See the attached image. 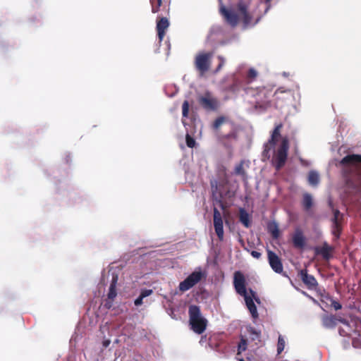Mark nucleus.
<instances>
[{
  "label": "nucleus",
  "mask_w": 361,
  "mask_h": 361,
  "mask_svg": "<svg viewBox=\"0 0 361 361\" xmlns=\"http://www.w3.org/2000/svg\"><path fill=\"white\" fill-rule=\"evenodd\" d=\"M220 2L219 13L224 17L225 21L232 27L238 25L240 20H242L245 26L249 25L252 20V16L248 11L249 5L241 0L236 4V11L233 9H228Z\"/></svg>",
  "instance_id": "f257e3e1"
},
{
  "label": "nucleus",
  "mask_w": 361,
  "mask_h": 361,
  "mask_svg": "<svg viewBox=\"0 0 361 361\" xmlns=\"http://www.w3.org/2000/svg\"><path fill=\"white\" fill-rule=\"evenodd\" d=\"M233 286L235 290L238 294L244 297L246 306L249 310L252 317L253 318L258 317V312L257 310V307L253 301V298H255V292L250 289V293L251 295H248L247 289H246V281L245 278L242 272L240 271H237L234 273L233 277Z\"/></svg>",
  "instance_id": "f03ea898"
},
{
  "label": "nucleus",
  "mask_w": 361,
  "mask_h": 361,
  "mask_svg": "<svg viewBox=\"0 0 361 361\" xmlns=\"http://www.w3.org/2000/svg\"><path fill=\"white\" fill-rule=\"evenodd\" d=\"M212 128L221 141L238 139V130L235 123L226 116H221L216 118Z\"/></svg>",
  "instance_id": "7ed1b4c3"
},
{
  "label": "nucleus",
  "mask_w": 361,
  "mask_h": 361,
  "mask_svg": "<svg viewBox=\"0 0 361 361\" xmlns=\"http://www.w3.org/2000/svg\"><path fill=\"white\" fill-rule=\"evenodd\" d=\"M188 314L192 331L198 334H202L207 328V320L202 317L200 307L195 305H190Z\"/></svg>",
  "instance_id": "20e7f679"
},
{
  "label": "nucleus",
  "mask_w": 361,
  "mask_h": 361,
  "mask_svg": "<svg viewBox=\"0 0 361 361\" xmlns=\"http://www.w3.org/2000/svg\"><path fill=\"white\" fill-rule=\"evenodd\" d=\"M339 164L342 167L345 177L349 179L350 175L357 171L360 164H361V155L348 154L340 161Z\"/></svg>",
  "instance_id": "39448f33"
},
{
  "label": "nucleus",
  "mask_w": 361,
  "mask_h": 361,
  "mask_svg": "<svg viewBox=\"0 0 361 361\" xmlns=\"http://www.w3.org/2000/svg\"><path fill=\"white\" fill-rule=\"evenodd\" d=\"M289 149V141L287 137L282 138L274 157L273 164L277 171L280 170L286 164Z\"/></svg>",
  "instance_id": "423d86ee"
},
{
  "label": "nucleus",
  "mask_w": 361,
  "mask_h": 361,
  "mask_svg": "<svg viewBox=\"0 0 361 361\" xmlns=\"http://www.w3.org/2000/svg\"><path fill=\"white\" fill-rule=\"evenodd\" d=\"M273 96L272 89L263 87L259 89L256 95L255 107L257 109L265 111L271 106V97Z\"/></svg>",
  "instance_id": "0eeeda50"
},
{
  "label": "nucleus",
  "mask_w": 361,
  "mask_h": 361,
  "mask_svg": "<svg viewBox=\"0 0 361 361\" xmlns=\"http://www.w3.org/2000/svg\"><path fill=\"white\" fill-rule=\"evenodd\" d=\"M228 184V180L224 179L221 181L213 180L210 181L212 197L214 200L217 202L221 203L222 200L226 197L229 191H225L224 187Z\"/></svg>",
  "instance_id": "6e6552de"
},
{
  "label": "nucleus",
  "mask_w": 361,
  "mask_h": 361,
  "mask_svg": "<svg viewBox=\"0 0 361 361\" xmlns=\"http://www.w3.org/2000/svg\"><path fill=\"white\" fill-rule=\"evenodd\" d=\"M212 56L213 53L212 52H201L195 56V66L201 75L209 70Z\"/></svg>",
  "instance_id": "1a4fd4ad"
},
{
  "label": "nucleus",
  "mask_w": 361,
  "mask_h": 361,
  "mask_svg": "<svg viewBox=\"0 0 361 361\" xmlns=\"http://www.w3.org/2000/svg\"><path fill=\"white\" fill-rule=\"evenodd\" d=\"M283 128L282 123L277 124L273 131L271 132V137L267 142L264 145V149L262 155L265 157H270V152L273 149L281 136V130Z\"/></svg>",
  "instance_id": "9d476101"
},
{
  "label": "nucleus",
  "mask_w": 361,
  "mask_h": 361,
  "mask_svg": "<svg viewBox=\"0 0 361 361\" xmlns=\"http://www.w3.org/2000/svg\"><path fill=\"white\" fill-rule=\"evenodd\" d=\"M198 102L207 111H216L220 106L219 100L213 97L209 92H206L203 96L200 97Z\"/></svg>",
  "instance_id": "9b49d317"
},
{
  "label": "nucleus",
  "mask_w": 361,
  "mask_h": 361,
  "mask_svg": "<svg viewBox=\"0 0 361 361\" xmlns=\"http://www.w3.org/2000/svg\"><path fill=\"white\" fill-rule=\"evenodd\" d=\"M203 277L202 271H193L184 281L180 283L179 290L182 292L188 290L201 281Z\"/></svg>",
  "instance_id": "f8f14e48"
},
{
  "label": "nucleus",
  "mask_w": 361,
  "mask_h": 361,
  "mask_svg": "<svg viewBox=\"0 0 361 361\" xmlns=\"http://www.w3.org/2000/svg\"><path fill=\"white\" fill-rule=\"evenodd\" d=\"M273 96L274 97L276 108L282 107L287 101L290 100L293 96V91L284 87L278 88Z\"/></svg>",
  "instance_id": "ddd939ff"
},
{
  "label": "nucleus",
  "mask_w": 361,
  "mask_h": 361,
  "mask_svg": "<svg viewBox=\"0 0 361 361\" xmlns=\"http://www.w3.org/2000/svg\"><path fill=\"white\" fill-rule=\"evenodd\" d=\"M298 276L308 289L315 290L317 288L318 283L317 279L314 276L308 274L306 269L300 270Z\"/></svg>",
  "instance_id": "4468645a"
},
{
  "label": "nucleus",
  "mask_w": 361,
  "mask_h": 361,
  "mask_svg": "<svg viewBox=\"0 0 361 361\" xmlns=\"http://www.w3.org/2000/svg\"><path fill=\"white\" fill-rule=\"evenodd\" d=\"M268 261L271 269L278 274L283 272V264L279 257L273 251L267 250Z\"/></svg>",
  "instance_id": "2eb2a0df"
},
{
  "label": "nucleus",
  "mask_w": 361,
  "mask_h": 361,
  "mask_svg": "<svg viewBox=\"0 0 361 361\" xmlns=\"http://www.w3.org/2000/svg\"><path fill=\"white\" fill-rule=\"evenodd\" d=\"M214 226L216 234L218 236L219 240L224 239V225L223 219L220 212L216 209H214Z\"/></svg>",
  "instance_id": "dca6fc26"
},
{
  "label": "nucleus",
  "mask_w": 361,
  "mask_h": 361,
  "mask_svg": "<svg viewBox=\"0 0 361 361\" xmlns=\"http://www.w3.org/2000/svg\"><path fill=\"white\" fill-rule=\"evenodd\" d=\"M169 27V21L166 17H158L157 19V32L159 42H162L166 31Z\"/></svg>",
  "instance_id": "f3484780"
},
{
  "label": "nucleus",
  "mask_w": 361,
  "mask_h": 361,
  "mask_svg": "<svg viewBox=\"0 0 361 361\" xmlns=\"http://www.w3.org/2000/svg\"><path fill=\"white\" fill-rule=\"evenodd\" d=\"M293 244L295 247L302 249L305 245V238L300 229H296L292 237Z\"/></svg>",
  "instance_id": "a211bd4d"
},
{
  "label": "nucleus",
  "mask_w": 361,
  "mask_h": 361,
  "mask_svg": "<svg viewBox=\"0 0 361 361\" xmlns=\"http://www.w3.org/2000/svg\"><path fill=\"white\" fill-rule=\"evenodd\" d=\"M332 250L333 247L324 243L321 247L316 248L315 252L317 255H322L324 259L329 260L331 257Z\"/></svg>",
  "instance_id": "6ab92c4d"
},
{
  "label": "nucleus",
  "mask_w": 361,
  "mask_h": 361,
  "mask_svg": "<svg viewBox=\"0 0 361 361\" xmlns=\"http://www.w3.org/2000/svg\"><path fill=\"white\" fill-rule=\"evenodd\" d=\"M338 317L335 315L325 314L322 318V324L325 328L333 329L337 324Z\"/></svg>",
  "instance_id": "aec40b11"
},
{
  "label": "nucleus",
  "mask_w": 361,
  "mask_h": 361,
  "mask_svg": "<svg viewBox=\"0 0 361 361\" xmlns=\"http://www.w3.org/2000/svg\"><path fill=\"white\" fill-rule=\"evenodd\" d=\"M117 281H118V276L117 275L113 276L112 280H111V284L109 286V293L107 294V297L109 300H114V298L117 295L116 289Z\"/></svg>",
  "instance_id": "412c9836"
},
{
  "label": "nucleus",
  "mask_w": 361,
  "mask_h": 361,
  "mask_svg": "<svg viewBox=\"0 0 361 361\" xmlns=\"http://www.w3.org/2000/svg\"><path fill=\"white\" fill-rule=\"evenodd\" d=\"M239 220L246 228H249L251 226L250 215L243 208L239 209Z\"/></svg>",
  "instance_id": "4be33fe9"
},
{
  "label": "nucleus",
  "mask_w": 361,
  "mask_h": 361,
  "mask_svg": "<svg viewBox=\"0 0 361 361\" xmlns=\"http://www.w3.org/2000/svg\"><path fill=\"white\" fill-rule=\"evenodd\" d=\"M245 161L243 160L237 164L234 169V173L237 176H240L243 181L247 182V175L244 169Z\"/></svg>",
  "instance_id": "5701e85b"
},
{
  "label": "nucleus",
  "mask_w": 361,
  "mask_h": 361,
  "mask_svg": "<svg viewBox=\"0 0 361 361\" xmlns=\"http://www.w3.org/2000/svg\"><path fill=\"white\" fill-rule=\"evenodd\" d=\"M267 231L274 239H277L280 235L278 224L275 221L269 222L267 225Z\"/></svg>",
  "instance_id": "b1692460"
},
{
  "label": "nucleus",
  "mask_w": 361,
  "mask_h": 361,
  "mask_svg": "<svg viewBox=\"0 0 361 361\" xmlns=\"http://www.w3.org/2000/svg\"><path fill=\"white\" fill-rule=\"evenodd\" d=\"M302 206L305 211H308L313 205L312 195L309 193H305L302 197Z\"/></svg>",
  "instance_id": "393cba45"
},
{
  "label": "nucleus",
  "mask_w": 361,
  "mask_h": 361,
  "mask_svg": "<svg viewBox=\"0 0 361 361\" xmlns=\"http://www.w3.org/2000/svg\"><path fill=\"white\" fill-rule=\"evenodd\" d=\"M307 180L312 186H317L319 183V176L317 172L310 171L308 173Z\"/></svg>",
  "instance_id": "a878e982"
},
{
  "label": "nucleus",
  "mask_w": 361,
  "mask_h": 361,
  "mask_svg": "<svg viewBox=\"0 0 361 361\" xmlns=\"http://www.w3.org/2000/svg\"><path fill=\"white\" fill-rule=\"evenodd\" d=\"M153 293L152 290L151 289H145L142 290L140 293V296L135 299L134 303L135 306H140L142 304V300L143 298L149 296Z\"/></svg>",
  "instance_id": "bb28decb"
},
{
  "label": "nucleus",
  "mask_w": 361,
  "mask_h": 361,
  "mask_svg": "<svg viewBox=\"0 0 361 361\" xmlns=\"http://www.w3.org/2000/svg\"><path fill=\"white\" fill-rule=\"evenodd\" d=\"M341 233V226L339 221L333 222L332 234L336 238H339Z\"/></svg>",
  "instance_id": "cd10ccee"
},
{
  "label": "nucleus",
  "mask_w": 361,
  "mask_h": 361,
  "mask_svg": "<svg viewBox=\"0 0 361 361\" xmlns=\"http://www.w3.org/2000/svg\"><path fill=\"white\" fill-rule=\"evenodd\" d=\"M150 4L152 6V12L153 13H157L162 4V0H150Z\"/></svg>",
  "instance_id": "c85d7f7f"
},
{
  "label": "nucleus",
  "mask_w": 361,
  "mask_h": 361,
  "mask_svg": "<svg viewBox=\"0 0 361 361\" xmlns=\"http://www.w3.org/2000/svg\"><path fill=\"white\" fill-rule=\"evenodd\" d=\"M285 348V341L283 338L280 335L279 336L278 339V343H277V354H281Z\"/></svg>",
  "instance_id": "c756f323"
},
{
  "label": "nucleus",
  "mask_w": 361,
  "mask_h": 361,
  "mask_svg": "<svg viewBox=\"0 0 361 361\" xmlns=\"http://www.w3.org/2000/svg\"><path fill=\"white\" fill-rule=\"evenodd\" d=\"M186 145L190 148H193L195 146L196 142L195 140L188 133L186 134L185 136Z\"/></svg>",
  "instance_id": "7c9ffc66"
},
{
  "label": "nucleus",
  "mask_w": 361,
  "mask_h": 361,
  "mask_svg": "<svg viewBox=\"0 0 361 361\" xmlns=\"http://www.w3.org/2000/svg\"><path fill=\"white\" fill-rule=\"evenodd\" d=\"M189 106V102L187 100H185L182 105V114L183 116L185 118H187L188 116Z\"/></svg>",
  "instance_id": "2f4dec72"
},
{
  "label": "nucleus",
  "mask_w": 361,
  "mask_h": 361,
  "mask_svg": "<svg viewBox=\"0 0 361 361\" xmlns=\"http://www.w3.org/2000/svg\"><path fill=\"white\" fill-rule=\"evenodd\" d=\"M247 348V341L246 340L242 338L240 342L238 344V353H240L242 351H245Z\"/></svg>",
  "instance_id": "473e14b6"
},
{
  "label": "nucleus",
  "mask_w": 361,
  "mask_h": 361,
  "mask_svg": "<svg viewBox=\"0 0 361 361\" xmlns=\"http://www.w3.org/2000/svg\"><path fill=\"white\" fill-rule=\"evenodd\" d=\"M257 73L254 68H250L247 72V78L250 79H254L257 77Z\"/></svg>",
  "instance_id": "72a5a7b5"
},
{
  "label": "nucleus",
  "mask_w": 361,
  "mask_h": 361,
  "mask_svg": "<svg viewBox=\"0 0 361 361\" xmlns=\"http://www.w3.org/2000/svg\"><path fill=\"white\" fill-rule=\"evenodd\" d=\"M342 215L338 209L334 210V218L332 219V222L339 221V216Z\"/></svg>",
  "instance_id": "f704fd0d"
},
{
  "label": "nucleus",
  "mask_w": 361,
  "mask_h": 361,
  "mask_svg": "<svg viewBox=\"0 0 361 361\" xmlns=\"http://www.w3.org/2000/svg\"><path fill=\"white\" fill-rule=\"evenodd\" d=\"M218 59L219 60V64L218 65V66L216 68V71H219L222 68V66L224 65V62H225L224 58L221 56H219Z\"/></svg>",
  "instance_id": "c9c22d12"
},
{
  "label": "nucleus",
  "mask_w": 361,
  "mask_h": 361,
  "mask_svg": "<svg viewBox=\"0 0 361 361\" xmlns=\"http://www.w3.org/2000/svg\"><path fill=\"white\" fill-rule=\"evenodd\" d=\"M331 306L335 309V310H338L342 308V305L336 300L332 301Z\"/></svg>",
  "instance_id": "e433bc0d"
},
{
  "label": "nucleus",
  "mask_w": 361,
  "mask_h": 361,
  "mask_svg": "<svg viewBox=\"0 0 361 361\" xmlns=\"http://www.w3.org/2000/svg\"><path fill=\"white\" fill-rule=\"evenodd\" d=\"M337 322H339L342 323L343 324L350 327V322L346 319L339 317H338Z\"/></svg>",
  "instance_id": "4c0bfd02"
},
{
  "label": "nucleus",
  "mask_w": 361,
  "mask_h": 361,
  "mask_svg": "<svg viewBox=\"0 0 361 361\" xmlns=\"http://www.w3.org/2000/svg\"><path fill=\"white\" fill-rule=\"evenodd\" d=\"M251 255L254 257V258H256V259H259L261 257V253L257 252V251H255V250H252L251 252H250Z\"/></svg>",
  "instance_id": "58836bf2"
},
{
  "label": "nucleus",
  "mask_w": 361,
  "mask_h": 361,
  "mask_svg": "<svg viewBox=\"0 0 361 361\" xmlns=\"http://www.w3.org/2000/svg\"><path fill=\"white\" fill-rule=\"evenodd\" d=\"M339 334L341 336H347L348 335V334L347 332L345 331V330H343V329H339Z\"/></svg>",
  "instance_id": "ea45409f"
},
{
  "label": "nucleus",
  "mask_w": 361,
  "mask_h": 361,
  "mask_svg": "<svg viewBox=\"0 0 361 361\" xmlns=\"http://www.w3.org/2000/svg\"><path fill=\"white\" fill-rule=\"evenodd\" d=\"M112 301L113 300H110V301H106V303H105V307L107 308V309H110L112 306Z\"/></svg>",
  "instance_id": "a19ab883"
},
{
  "label": "nucleus",
  "mask_w": 361,
  "mask_h": 361,
  "mask_svg": "<svg viewBox=\"0 0 361 361\" xmlns=\"http://www.w3.org/2000/svg\"><path fill=\"white\" fill-rule=\"evenodd\" d=\"M110 344V341L109 340H106L103 342V345L106 348L109 346V345Z\"/></svg>",
  "instance_id": "79ce46f5"
},
{
  "label": "nucleus",
  "mask_w": 361,
  "mask_h": 361,
  "mask_svg": "<svg viewBox=\"0 0 361 361\" xmlns=\"http://www.w3.org/2000/svg\"><path fill=\"white\" fill-rule=\"evenodd\" d=\"M250 332L253 334H255L257 337H259V333L257 332L254 329H252Z\"/></svg>",
  "instance_id": "37998d69"
},
{
  "label": "nucleus",
  "mask_w": 361,
  "mask_h": 361,
  "mask_svg": "<svg viewBox=\"0 0 361 361\" xmlns=\"http://www.w3.org/2000/svg\"><path fill=\"white\" fill-rule=\"evenodd\" d=\"M271 0H265V3L269 4Z\"/></svg>",
  "instance_id": "c03bdc74"
},
{
  "label": "nucleus",
  "mask_w": 361,
  "mask_h": 361,
  "mask_svg": "<svg viewBox=\"0 0 361 361\" xmlns=\"http://www.w3.org/2000/svg\"><path fill=\"white\" fill-rule=\"evenodd\" d=\"M239 361H245V360L241 358V359L239 360Z\"/></svg>",
  "instance_id": "a18cd8bd"
}]
</instances>
